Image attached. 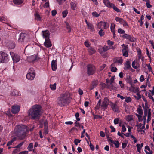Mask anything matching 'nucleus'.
Segmentation results:
<instances>
[{
    "label": "nucleus",
    "mask_w": 154,
    "mask_h": 154,
    "mask_svg": "<svg viewBox=\"0 0 154 154\" xmlns=\"http://www.w3.org/2000/svg\"><path fill=\"white\" fill-rule=\"evenodd\" d=\"M71 8L72 10H75L76 7V4L73 2H72L71 3Z\"/></svg>",
    "instance_id": "obj_34"
},
{
    "label": "nucleus",
    "mask_w": 154,
    "mask_h": 154,
    "mask_svg": "<svg viewBox=\"0 0 154 154\" xmlns=\"http://www.w3.org/2000/svg\"><path fill=\"white\" fill-rule=\"evenodd\" d=\"M51 67L52 70L55 71L57 68V62L56 60H53L51 62Z\"/></svg>",
    "instance_id": "obj_18"
},
{
    "label": "nucleus",
    "mask_w": 154,
    "mask_h": 154,
    "mask_svg": "<svg viewBox=\"0 0 154 154\" xmlns=\"http://www.w3.org/2000/svg\"><path fill=\"white\" fill-rule=\"evenodd\" d=\"M122 46L123 47H124L123 49L122 50V53L123 56H125V57H127L128 56V53L126 50V48H127V46H126L124 44H123L122 45Z\"/></svg>",
    "instance_id": "obj_17"
},
{
    "label": "nucleus",
    "mask_w": 154,
    "mask_h": 154,
    "mask_svg": "<svg viewBox=\"0 0 154 154\" xmlns=\"http://www.w3.org/2000/svg\"><path fill=\"white\" fill-rule=\"evenodd\" d=\"M10 54L14 62L17 63L20 60V57L18 55L12 52H10Z\"/></svg>",
    "instance_id": "obj_9"
},
{
    "label": "nucleus",
    "mask_w": 154,
    "mask_h": 154,
    "mask_svg": "<svg viewBox=\"0 0 154 154\" xmlns=\"http://www.w3.org/2000/svg\"><path fill=\"white\" fill-rule=\"evenodd\" d=\"M68 11L66 10L65 11H63L62 12L63 17V18L65 17L68 14Z\"/></svg>",
    "instance_id": "obj_42"
},
{
    "label": "nucleus",
    "mask_w": 154,
    "mask_h": 154,
    "mask_svg": "<svg viewBox=\"0 0 154 154\" xmlns=\"http://www.w3.org/2000/svg\"><path fill=\"white\" fill-rule=\"evenodd\" d=\"M131 99L130 97H128L125 98V101L129 103L131 102Z\"/></svg>",
    "instance_id": "obj_49"
},
{
    "label": "nucleus",
    "mask_w": 154,
    "mask_h": 154,
    "mask_svg": "<svg viewBox=\"0 0 154 154\" xmlns=\"http://www.w3.org/2000/svg\"><path fill=\"white\" fill-rule=\"evenodd\" d=\"M114 61L115 63L118 64H122V63L123 60L121 57H119L115 58Z\"/></svg>",
    "instance_id": "obj_25"
},
{
    "label": "nucleus",
    "mask_w": 154,
    "mask_h": 154,
    "mask_svg": "<svg viewBox=\"0 0 154 154\" xmlns=\"http://www.w3.org/2000/svg\"><path fill=\"white\" fill-rule=\"evenodd\" d=\"M133 119L132 116L128 115L126 116V119L128 122H130Z\"/></svg>",
    "instance_id": "obj_29"
},
{
    "label": "nucleus",
    "mask_w": 154,
    "mask_h": 154,
    "mask_svg": "<svg viewBox=\"0 0 154 154\" xmlns=\"http://www.w3.org/2000/svg\"><path fill=\"white\" fill-rule=\"evenodd\" d=\"M8 61L7 54L5 52H0V63H4Z\"/></svg>",
    "instance_id": "obj_8"
},
{
    "label": "nucleus",
    "mask_w": 154,
    "mask_h": 154,
    "mask_svg": "<svg viewBox=\"0 0 154 154\" xmlns=\"http://www.w3.org/2000/svg\"><path fill=\"white\" fill-rule=\"evenodd\" d=\"M17 93L18 91L17 90L13 89L11 90L10 93V94L11 96H14L17 95Z\"/></svg>",
    "instance_id": "obj_27"
},
{
    "label": "nucleus",
    "mask_w": 154,
    "mask_h": 154,
    "mask_svg": "<svg viewBox=\"0 0 154 154\" xmlns=\"http://www.w3.org/2000/svg\"><path fill=\"white\" fill-rule=\"evenodd\" d=\"M44 45L47 48H49L52 46V44L49 39H45Z\"/></svg>",
    "instance_id": "obj_22"
},
{
    "label": "nucleus",
    "mask_w": 154,
    "mask_h": 154,
    "mask_svg": "<svg viewBox=\"0 0 154 154\" xmlns=\"http://www.w3.org/2000/svg\"><path fill=\"white\" fill-rule=\"evenodd\" d=\"M89 146H90V148L91 149L92 151L94 150V146L91 143H90Z\"/></svg>",
    "instance_id": "obj_64"
},
{
    "label": "nucleus",
    "mask_w": 154,
    "mask_h": 154,
    "mask_svg": "<svg viewBox=\"0 0 154 154\" xmlns=\"http://www.w3.org/2000/svg\"><path fill=\"white\" fill-rule=\"evenodd\" d=\"M35 76V71L32 68H30L28 70L26 77L27 79L31 80H33Z\"/></svg>",
    "instance_id": "obj_5"
},
{
    "label": "nucleus",
    "mask_w": 154,
    "mask_h": 154,
    "mask_svg": "<svg viewBox=\"0 0 154 154\" xmlns=\"http://www.w3.org/2000/svg\"><path fill=\"white\" fill-rule=\"evenodd\" d=\"M115 20L117 22H119L121 24L123 25V26L128 27L129 26L126 21L122 18L116 17L115 18Z\"/></svg>",
    "instance_id": "obj_11"
},
{
    "label": "nucleus",
    "mask_w": 154,
    "mask_h": 154,
    "mask_svg": "<svg viewBox=\"0 0 154 154\" xmlns=\"http://www.w3.org/2000/svg\"><path fill=\"white\" fill-rule=\"evenodd\" d=\"M107 44L109 46H112L114 44V42L110 40H107Z\"/></svg>",
    "instance_id": "obj_54"
},
{
    "label": "nucleus",
    "mask_w": 154,
    "mask_h": 154,
    "mask_svg": "<svg viewBox=\"0 0 154 154\" xmlns=\"http://www.w3.org/2000/svg\"><path fill=\"white\" fill-rule=\"evenodd\" d=\"M100 14V13H98L96 11L93 12L92 13V14L93 17H97L99 16Z\"/></svg>",
    "instance_id": "obj_35"
},
{
    "label": "nucleus",
    "mask_w": 154,
    "mask_h": 154,
    "mask_svg": "<svg viewBox=\"0 0 154 154\" xmlns=\"http://www.w3.org/2000/svg\"><path fill=\"white\" fill-rule=\"evenodd\" d=\"M85 45L87 47H88L90 46L89 42L88 40H86L85 42Z\"/></svg>",
    "instance_id": "obj_51"
},
{
    "label": "nucleus",
    "mask_w": 154,
    "mask_h": 154,
    "mask_svg": "<svg viewBox=\"0 0 154 154\" xmlns=\"http://www.w3.org/2000/svg\"><path fill=\"white\" fill-rule=\"evenodd\" d=\"M87 72L88 74L91 75L93 74L95 70V67L92 65L89 64L87 66Z\"/></svg>",
    "instance_id": "obj_7"
},
{
    "label": "nucleus",
    "mask_w": 154,
    "mask_h": 154,
    "mask_svg": "<svg viewBox=\"0 0 154 154\" xmlns=\"http://www.w3.org/2000/svg\"><path fill=\"white\" fill-rule=\"evenodd\" d=\"M133 89V92L134 93H136V92H139V88L138 87H134L133 86H132L131 87Z\"/></svg>",
    "instance_id": "obj_47"
},
{
    "label": "nucleus",
    "mask_w": 154,
    "mask_h": 154,
    "mask_svg": "<svg viewBox=\"0 0 154 154\" xmlns=\"http://www.w3.org/2000/svg\"><path fill=\"white\" fill-rule=\"evenodd\" d=\"M0 21L10 26L9 23V20L4 17H0Z\"/></svg>",
    "instance_id": "obj_21"
},
{
    "label": "nucleus",
    "mask_w": 154,
    "mask_h": 154,
    "mask_svg": "<svg viewBox=\"0 0 154 154\" xmlns=\"http://www.w3.org/2000/svg\"><path fill=\"white\" fill-rule=\"evenodd\" d=\"M115 26V25L113 23H111L110 26L111 31V32L113 33H114V29Z\"/></svg>",
    "instance_id": "obj_38"
},
{
    "label": "nucleus",
    "mask_w": 154,
    "mask_h": 154,
    "mask_svg": "<svg viewBox=\"0 0 154 154\" xmlns=\"http://www.w3.org/2000/svg\"><path fill=\"white\" fill-rule=\"evenodd\" d=\"M103 49L104 51H106L109 49V47L107 46H105L103 47Z\"/></svg>",
    "instance_id": "obj_57"
},
{
    "label": "nucleus",
    "mask_w": 154,
    "mask_h": 154,
    "mask_svg": "<svg viewBox=\"0 0 154 154\" xmlns=\"http://www.w3.org/2000/svg\"><path fill=\"white\" fill-rule=\"evenodd\" d=\"M29 37L25 33H21L18 39V42L20 43H25L26 42L29 41Z\"/></svg>",
    "instance_id": "obj_4"
},
{
    "label": "nucleus",
    "mask_w": 154,
    "mask_h": 154,
    "mask_svg": "<svg viewBox=\"0 0 154 154\" xmlns=\"http://www.w3.org/2000/svg\"><path fill=\"white\" fill-rule=\"evenodd\" d=\"M118 32L120 34H124L125 33V31L121 28L119 29L118 30Z\"/></svg>",
    "instance_id": "obj_53"
},
{
    "label": "nucleus",
    "mask_w": 154,
    "mask_h": 154,
    "mask_svg": "<svg viewBox=\"0 0 154 154\" xmlns=\"http://www.w3.org/2000/svg\"><path fill=\"white\" fill-rule=\"evenodd\" d=\"M35 16V20L38 21H40L41 20V17L40 15L38 13H36Z\"/></svg>",
    "instance_id": "obj_37"
},
{
    "label": "nucleus",
    "mask_w": 154,
    "mask_h": 154,
    "mask_svg": "<svg viewBox=\"0 0 154 154\" xmlns=\"http://www.w3.org/2000/svg\"><path fill=\"white\" fill-rule=\"evenodd\" d=\"M14 3L17 5H20L23 2V0H13Z\"/></svg>",
    "instance_id": "obj_30"
},
{
    "label": "nucleus",
    "mask_w": 154,
    "mask_h": 154,
    "mask_svg": "<svg viewBox=\"0 0 154 154\" xmlns=\"http://www.w3.org/2000/svg\"><path fill=\"white\" fill-rule=\"evenodd\" d=\"M122 132H125L126 130V128L125 126L124 125H122Z\"/></svg>",
    "instance_id": "obj_60"
},
{
    "label": "nucleus",
    "mask_w": 154,
    "mask_h": 154,
    "mask_svg": "<svg viewBox=\"0 0 154 154\" xmlns=\"http://www.w3.org/2000/svg\"><path fill=\"white\" fill-rule=\"evenodd\" d=\"M56 84L55 83L53 84L50 85V88L52 90H55L56 89Z\"/></svg>",
    "instance_id": "obj_36"
},
{
    "label": "nucleus",
    "mask_w": 154,
    "mask_h": 154,
    "mask_svg": "<svg viewBox=\"0 0 154 154\" xmlns=\"http://www.w3.org/2000/svg\"><path fill=\"white\" fill-rule=\"evenodd\" d=\"M122 37L124 38L128 39L131 42H133L134 39L131 35L127 34H125L122 35Z\"/></svg>",
    "instance_id": "obj_19"
},
{
    "label": "nucleus",
    "mask_w": 154,
    "mask_h": 154,
    "mask_svg": "<svg viewBox=\"0 0 154 154\" xmlns=\"http://www.w3.org/2000/svg\"><path fill=\"white\" fill-rule=\"evenodd\" d=\"M112 143L114 144L115 145L116 147L118 148L119 147L120 144L119 142L118 141H113V142Z\"/></svg>",
    "instance_id": "obj_44"
},
{
    "label": "nucleus",
    "mask_w": 154,
    "mask_h": 154,
    "mask_svg": "<svg viewBox=\"0 0 154 154\" xmlns=\"http://www.w3.org/2000/svg\"><path fill=\"white\" fill-rule=\"evenodd\" d=\"M24 143V142H22L17 146L15 147L16 148H20L23 145Z\"/></svg>",
    "instance_id": "obj_55"
},
{
    "label": "nucleus",
    "mask_w": 154,
    "mask_h": 154,
    "mask_svg": "<svg viewBox=\"0 0 154 154\" xmlns=\"http://www.w3.org/2000/svg\"><path fill=\"white\" fill-rule=\"evenodd\" d=\"M42 34L44 38L45 39H49V33L48 30L42 31Z\"/></svg>",
    "instance_id": "obj_16"
},
{
    "label": "nucleus",
    "mask_w": 154,
    "mask_h": 154,
    "mask_svg": "<svg viewBox=\"0 0 154 154\" xmlns=\"http://www.w3.org/2000/svg\"><path fill=\"white\" fill-rule=\"evenodd\" d=\"M111 71L113 72H116L117 70V68L115 67H113L112 66V65L111 66Z\"/></svg>",
    "instance_id": "obj_50"
},
{
    "label": "nucleus",
    "mask_w": 154,
    "mask_h": 154,
    "mask_svg": "<svg viewBox=\"0 0 154 154\" xmlns=\"http://www.w3.org/2000/svg\"><path fill=\"white\" fill-rule=\"evenodd\" d=\"M20 110V106H19L17 105L13 106L12 108L11 112L13 114L17 113Z\"/></svg>",
    "instance_id": "obj_15"
},
{
    "label": "nucleus",
    "mask_w": 154,
    "mask_h": 154,
    "mask_svg": "<svg viewBox=\"0 0 154 154\" xmlns=\"http://www.w3.org/2000/svg\"><path fill=\"white\" fill-rule=\"evenodd\" d=\"M136 115L138 117L139 121L140 122L143 120V119L141 115H140L137 114H136Z\"/></svg>",
    "instance_id": "obj_48"
},
{
    "label": "nucleus",
    "mask_w": 154,
    "mask_h": 154,
    "mask_svg": "<svg viewBox=\"0 0 154 154\" xmlns=\"http://www.w3.org/2000/svg\"><path fill=\"white\" fill-rule=\"evenodd\" d=\"M114 79L113 77H112L110 80H109L108 79H106L107 83L108 85H109L112 88H113V86L116 85L115 83H114Z\"/></svg>",
    "instance_id": "obj_13"
},
{
    "label": "nucleus",
    "mask_w": 154,
    "mask_h": 154,
    "mask_svg": "<svg viewBox=\"0 0 154 154\" xmlns=\"http://www.w3.org/2000/svg\"><path fill=\"white\" fill-rule=\"evenodd\" d=\"M87 26L88 28L90 29L91 31H93L94 30V28L92 24L90 23L89 24H88Z\"/></svg>",
    "instance_id": "obj_39"
},
{
    "label": "nucleus",
    "mask_w": 154,
    "mask_h": 154,
    "mask_svg": "<svg viewBox=\"0 0 154 154\" xmlns=\"http://www.w3.org/2000/svg\"><path fill=\"white\" fill-rule=\"evenodd\" d=\"M103 2L104 5L108 8H111L113 6V4L110 3L108 0H103Z\"/></svg>",
    "instance_id": "obj_20"
},
{
    "label": "nucleus",
    "mask_w": 154,
    "mask_h": 154,
    "mask_svg": "<svg viewBox=\"0 0 154 154\" xmlns=\"http://www.w3.org/2000/svg\"><path fill=\"white\" fill-rule=\"evenodd\" d=\"M113 8L114 10L116 11L117 12H120V10L119 9L116 7L115 6V5L113 4V6H112L111 8Z\"/></svg>",
    "instance_id": "obj_41"
},
{
    "label": "nucleus",
    "mask_w": 154,
    "mask_h": 154,
    "mask_svg": "<svg viewBox=\"0 0 154 154\" xmlns=\"http://www.w3.org/2000/svg\"><path fill=\"white\" fill-rule=\"evenodd\" d=\"M137 147V149L138 152L139 153H140L141 152V149L142 147L140 146V144H137L136 145Z\"/></svg>",
    "instance_id": "obj_43"
},
{
    "label": "nucleus",
    "mask_w": 154,
    "mask_h": 154,
    "mask_svg": "<svg viewBox=\"0 0 154 154\" xmlns=\"http://www.w3.org/2000/svg\"><path fill=\"white\" fill-rule=\"evenodd\" d=\"M48 132V128H44V134H47Z\"/></svg>",
    "instance_id": "obj_58"
},
{
    "label": "nucleus",
    "mask_w": 154,
    "mask_h": 154,
    "mask_svg": "<svg viewBox=\"0 0 154 154\" xmlns=\"http://www.w3.org/2000/svg\"><path fill=\"white\" fill-rule=\"evenodd\" d=\"M68 98L67 93H64L61 94L57 98V104L60 106H64L67 103Z\"/></svg>",
    "instance_id": "obj_3"
},
{
    "label": "nucleus",
    "mask_w": 154,
    "mask_h": 154,
    "mask_svg": "<svg viewBox=\"0 0 154 154\" xmlns=\"http://www.w3.org/2000/svg\"><path fill=\"white\" fill-rule=\"evenodd\" d=\"M81 141V140L79 139H76L74 140L75 144L77 145L78 143H80Z\"/></svg>",
    "instance_id": "obj_59"
},
{
    "label": "nucleus",
    "mask_w": 154,
    "mask_h": 154,
    "mask_svg": "<svg viewBox=\"0 0 154 154\" xmlns=\"http://www.w3.org/2000/svg\"><path fill=\"white\" fill-rule=\"evenodd\" d=\"M99 34L101 36H103L104 34V32H103L102 29H101L99 32Z\"/></svg>",
    "instance_id": "obj_56"
},
{
    "label": "nucleus",
    "mask_w": 154,
    "mask_h": 154,
    "mask_svg": "<svg viewBox=\"0 0 154 154\" xmlns=\"http://www.w3.org/2000/svg\"><path fill=\"white\" fill-rule=\"evenodd\" d=\"M119 119L118 118H116L115 119L114 121V123L115 124H117L118 123L119 121Z\"/></svg>",
    "instance_id": "obj_61"
},
{
    "label": "nucleus",
    "mask_w": 154,
    "mask_h": 154,
    "mask_svg": "<svg viewBox=\"0 0 154 154\" xmlns=\"http://www.w3.org/2000/svg\"><path fill=\"white\" fill-rule=\"evenodd\" d=\"M101 100L100 99L99 100L97 104V106L95 107V109H99L100 108V106L101 105Z\"/></svg>",
    "instance_id": "obj_45"
},
{
    "label": "nucleus",
    "mask_w": 154,
    "mask_h": 154,
    "mask_svg": "<svg viewBox=\"0 0 154 154\" xmlns=\"http://www.w3.org/2000/svg\"><path fill=\"white\" fill-rule=\"evenodd\" d=\"M132 66L134 69H137L139 67L140 65L138 61H134L132 63Z\"/></svg>",
    "instance_id": "obj_23"
},
{
    "label": "nucleus",
    "mask_w": 154,
    "mask_h": 154,
    "mask_svg": "<svg viewBox=\"0 0 154 154\" xmlns=\"http://www.w3.org/2000/svg\"><path fill=\"white\" fill-rule=\"evenodd\" d=\"M151 113L150 112V109H149L148 115L147 120H150L151 119Z\"/></svg>",
    "instance_id": "obj_46"
},
{
    "label": "nucleus",
    "mask_w": 154,
    "mask_h": 154,
    "mask_svg": "<svg viewBox=\"0 0 154 154\" xmlns=\"http://www.w3.org/2000/svg\"><path fill=\"white\" fill-rule=\"evenodd\" d=\"M110 102L107 97L104 98L100 104V106L102 109H106L109 105V103H110Z\"/></svg>",
    "instance_id": "obj_6"
},
{
    "label": "nucleus",
    "mask_w": 154,
    "mask_h": 154,
    "mask_svg": "<svg viewBox=\"0 0 154 154\" xmlns=\"http://www.w3.org/2000/svg\"><path fill=\"white\" fill-rule=\"evenodd\" d=\"M129 61H127L124 64V69L126 70L129 69L131 67Z\"/></svg>",
    "instance_id": "obj_24"
},
{
    "label": "nucleus",
    "mask_w": 154,
    "mask_h": 154,
    "mask_svg": "<svg viewBox=\"0 0 154 154\" xmlns=\"http://www.w3.org/2000/svg\"><path fill=\"white\" fill-rule=\"evenodd\" d=\"M109 24L105 22L101 21L98 23L97 27L99 29H105L109 27Z\"/></svg>",
    "instance_id": "obj_10"
},
{
    "label": "nucleus",
    "mask_w": 154,
    "mask_h": 154,
    "mask_svg": "<svg viewBox=\"0 0 154 154\" xmlns=\"http://www.w3.org/2000/svg\"><path fill=\"white\" fill-rule=\"evenodd\" d=\"M88 51L91 54H94L96 50L94 48L90 47L88 49Z\"/></svg>",
    "instance_id": "obj_28"
},
{
    "label": "nucleus",
    "mask_w": 154,
    "mask_h": 154,
    "mask_svg": "<svg viewBox=\"0 0 154 154\" xmlns=\"http://www.w3.org/2000/svg\"><path fill=\"white\" fill-rule=\"evenodd\" d=\"M119 84L120 85V87L122 88H123L125 87V85L122 83V82L121 81L119 82Z\"/></svg>",
    "instance_id": "obj_52"
},
{
    "label": "nucleus",
    "mask_w": 154,
    "mask_h": 154,
    "mask_svg": "<svg viewBox=\"0 0 154 154\" xmlns=\"http://www.w3.org/2000/svg\"><path fill=\"white\" fill-rule=\"evenodd\" d=\"M40 123L41 125L44 124L45 128H48L47 125L48 122L46 120H42L40 121Z\"/></svg>",
    "instance_id": "obj_31"
},
{
    "label": "nucleus",
    "mask_w": 154,
    "mask_h": 154,
    "mask_svg": "<svg viewBox=\"0 0 154 154\" xmlns=\"http://www.w3.org/2000/svg\"><path fill=\"white\" fill-rule=\"evenodd\" d=\"M100 135L102 137H105V134L104 132L102 131H101L100 132Z\"/></svg>",
    "instance_id": "obj_63"
},
{
    "label": "nucleus",
    "mask_w": 154,
    "mask_h": 154,
    "mask_svg": "<svg viewBox=\"0 0 154 154\" xmlns=\"http://www.w3.org/2000/svg\"><path fill=\"white\" fill-rule=\"evenodd\" d=\"M66 27L67 30H68V31L69 32H70L71 31L70 26L69 24L67 22H66Z\"/></svg>",
    "instance_id": "obj_40"
},
{
    "label": "nucleus",
    "mask_w": 154,
    "mask_h": 154,
    "mask_svg": "<svg viewBox=\"0 0 154 154\" xmlns=\"http://www.w3.org/2000/svg\"><path fill=\"white\" fill-rule=\"evenodd\" d=\"M109 105L112 110L114 112H119L118 108L116 104H114L112 102H110Z\"/></svg>",
    "instance_id": "obj_14"
},
{
    "label": "nucleus",
    "mask_w": 154,
    "mask_h": 154,
    "mask_svg": "<svg viewBox=\"0 0 154 154\" xmlns=\"http://www.w3.org/2000/svg\"><path fill=\"white\" fill-rule=\"evenodd\" d=\"M137 111L139 114V115H142L143 114V110L141 107L138 108L137 109Z\"/></svg>",
    "instance_id": "obj_33"
},
{
    "label": "nucleus",
    "mask_w": 154,
    "mask_h": 154,
    "mask_svg": "<svg viewBox=\"0 0 154 154\" xmlns=\"http://www.w3.org/2000/svg\"><path fill=\"white\" fill-rule=\"evenodd\" d=\"M29 115L33 119L38 118L42 114L40 106L33 105L29 110Z\"/></svg>",
    "instance_id": "obj_1"
},
{
    "label": "nucleus",
    "mask_w": 154,
    "mask_h": 154,
    "mask_svg": "<svg viewBox=\"0 0 154 154\" xmlns=\"http://www.w3.org/2000/svg\"><path fill=\"white\" fill-rule=\"evenodd\" d=\"M38 58L36 55L29 56L27 58V61L30 62H33L37 61Z\"/></svg>",
    "instance_id": "obj_12"
},
{
    "label": "nucleus",
    "mask_w": 154,
    "mask_h": 154,
    "mask_svg": "<svg viewBox=\"0 0 154 154\" xmlns=\"http://www.w3.org/2000/svg\"><path fill=\"white\" fill-rule=\"evenodd\" d=\"M139 80L140 81V82H143L144 80V76L143 75H141L140 78Z\"/></svg>",
    "instance_id": "obj_62"
},
{
    "label": "nucleus",
    "mask_w": 154,
    "mask_h": 154,
    "mask_svg": "<svg viewBox=\"0 0 154 154\" xmlns=\"http://www.w3.org/2000/svg\"><path fill=\"white\" fill-rule=\"evenodd\" d=\"M16 140V137H14L13 138L12 140H11L10 141L8 142L7 144V146H8V148L10 149L11 147L10 146H9L11 145L12 144V143L13 142L15 141Z\"/></svg>",
    "instance_id": "obj_26"
},
{
    "label": "nucleus",
    "mask_w": 154,
    "mask_h": 154,
    "mask_svg": "<svg viewBox=\"0 0 154 154\" xmlns=\"http://www.w3.org/2000/svg\"><path fill=\"white\" fill-rule=\"evenodd\" d=\"M33 147V143H31L29 144V146L28 147L27 149L29 151H30L32 150Z\"/></svg>",
    "instance_id": "obj_32"
},
{
    "label": "nucleus",
    "mask_w": 154,
    "mask_h": 154,
    "mask_svg": "<svg viewBox=\"0 0 154 154\" xmlns=\"http://www.w3.org/2000/svg\"><path fill=\"white\" fill-rule=\"evenodd\" d=\"M28 131L27 127L26 126L23 125H17L14 129L16 134L21 140L24 138L26 134Z\"/></svg>",
    "instance_id": "obj_2"
}]
</instances>
